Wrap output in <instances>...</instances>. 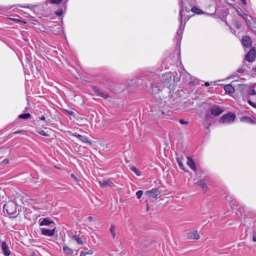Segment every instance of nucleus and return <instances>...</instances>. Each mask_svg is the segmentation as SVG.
I'll return each instance as SVG.
<instances>
[{
  "instance_id": "ea45409f",
  "label": "nucleus",
  "mask_w": 256,
  "mask_h": 256,
  "mask_svg": "<svg viewBox=\"0 0 256 256\" xmlns=\"http://www.w3.org/2000/svg\"><path fill=\"white\" fill-rule=\"evenodd\" d=\"M39 118L42 120H46L44 116H42L40 118Z\"/></svg>"
},
{
  "instance_id": "4c0bfd02",
  "label": "nucleus",
  "mask_w": 256,
  "mask_h": 256,
  "mask_svg": "<svg viewBox=\"0 0 256 256\" xmlns=\"http://www.w3.org/2000/svg\"><path fill=\"white\" fill-rule=\"evenodd\" d=\"M242 2V3L244 5L246 6L247 4L246 0H240Z\"/></svg>"
},
{
  "instance_id": "3c124183",
  "label": "nucleus",
  "mask_w": 256,
  "mask_h": 256,
  "mask_svg": "<svg viewBox=\"0 0 256 256\" xmlns=\"http://www.w3.org/2000/svg\"><path fill=\"white\" fill-rule=\"evenodd\" d=\"M182 0H181L180 2V5L182 6Z\"/></svg>"
},
{
  "instance_id": "c85d7f7f",
  "label": "nucleus",
  "mask_w": 256,
  "mask_h": 256,
  "mask_svg": "<svg viewBox=\"0 0 256 256\" xmlns=\"http://www.w3.org/2000/svg\"><path fill=\"white\" fill-rule=\"evenodd\" d=\"M37 132L39 134H41L42 136H48V134L46 132H45L43 130H38Z\"/></svg>"
},
{
  "instance_id": "f8f14e48",
  "label": "nucleus",
  "mask_w": 256,
  "mask_h": 256,
  "mask_svg": "<svg viewBox=\"0 0 256 256\" xmlns=\"http://www.w3.org/2000/svg\"><path fill=\"white\" fill-rule=\"evenodd\" d=\"M98 183L100 187L102 188H104L108 186L112 187L114 186V183L110 180H106L100 181Z\"/></svg>"
},
{
  "instance_id": "9b49d317",
  "label": "nucleus",
  "mask_w": 256,
  "mask_h": 256,
  "mask_svg": "<svg viewBox=\"0 0 256 256\" xmlns=\"http://www.w3.org/2000/svg\"><path fill=\"white\" fill-rule=\"evenodd\" d=\"M92 88L96 96L105 99L108 98V95L106 93L100 91L96 86H92Z\"/></svg>"
},
{
  "instance_id": "c756f323",
  "label": "nucleus",
  "mask_w": 256,
  "mask_h": 256,
  "mask_svg": "<svg viewBox=\"0 0 256 256\" xmlns=\"http://www.w3.org/2000/svg\"><path fill=\"white\" fill-rule=\"evenodd\" d=\"M143 194V192L141 190H138L136 192V198L139 199L141 198Z\"/></svg>"
},
{
  "instance_id": "20e7f679",
  "label": "nucleus",
  "mask_w": 256,
  "mask_h": 256,
  "mask_svg": "<svg viewBox=\"0 0 256 256\" xmlns=\"http://www.w3.org/2000/svg\"><path fill=\"white\" fill-rule=\"evenodd\" d=\"M210 111L212 114L216 116L221 114L224 111V109L220 106L214 104L210 108Z\"/></svg>"
},
{
  "instance_id": "58836bf2",
  "label": "nucleus",
  "mask_w": 256,
  "mask_h": 256,
  "mask_svg": "<svg viewBox=\"0 0 256 256\" xmlns=\"http://www.w3.org/2000/svg\"><path fill=\"white\" fill-rule=\"evenodd\" d=\"M88 220L89 221V222H92V220H93V218H92V216H89L88 218Z\"/></svg>"
},
{
  "instance_id": "1a4fd4ad",
  "label": "nucleus",
  "mask_w": 256,
  "mask_h": 256,
  "mask_svg": "<svg viewBox=\"0 0 256 256\" xmlns=\"http://www.w3.org/2000/svg\"><path fill=\"white\" fill-rule=\"evenodd\" d=\"M56 230V227L54 226L52 230H49L48 228H42L41 229L42 233L43 235L52 236L54 234V232Z\"/></svg>"
},
{
  "instance_id": "7c9ffc66",
  "label": "nucleus",
  "mask_w": 256,
  "mask_h": 256,
  "mask_svg": "<svg viewBox=\"0 0 256 256\" xmlns=\"http://www.w3.org/2000/svg\"><path fill=\"white\" fill-rule=\"evenodd\" d=\"M248 94L250 96L256 95V91L254 89H252L249 91Z\"/></svg>"
},
{
  "instance_id": "aec40b11",
  "label": "nucleus",
  "mask_w": 256,
  "mask_h": 256,
  "mask_svg": "<svg viewBox=\"0 0 256 256\" xmlns=\"http://www.w3.org/2000/svg\"><path fill=\"white\" fill-rule=\"evenodd\" d=\"M194 184L201 186L204 190H206L207 188L206 184L204 183V180H200L198 182H196Z\"/></svg>"
},
{
  "instance_id": "a211bd4d",
  "label": "nucleus",
  "mask_w": 256,
  "mask_h": 256,
  "mask_svg": "<svg viewBox=\"0 0 256 256\" xmlns=\"http://www.w3.org/2000/svg\"><path fill=\"white\" fill-rule=\"evenodd\" d=\"M224 88L226 92V93L228 94H232L235 91L234 88H233L231 84H227L224 86Z\"/></svg>"
},
{
  "instance_id": "393cba45",
  "label": "nucleus",
  "mask_w": 256,
  "mask_h": 256,
  "mask_svg": "<svg viewBox=\"0 0 256 256\" xmlns=\"http://www.w3.org/2000/svg\"><path fill=\"white\" fill-rule=\"evenodd\" d=\"M110 232L112 235V238H114L116 236V228L114 226L112 225L110 228Z\"/></svg>"
},
{
  "instance_id": "09e8293b",
  "label": "nucleus",
  "mask_w": 256,
  "mask_h": 256,
  "mask_svg": "<svg viewBox=\"0 0 256 256\" xmlns=\"http://www.w3.org/2000/svg\"><path fill=\"white\" fill-rule=\"evenodd\" d=\"M238 72H242V69H238Z\"/></svg>"
},
{
  "instance_id": "f257e3e1",
  "label": "nucleus",
  "mask_w": 256,
  "mask_h": 256,
  "mask_svg": "<svg viewBox=\"0 0 256 256\" xmlns=\"http://www.w3.org/2000/svg\"><path fill=\"white\" fill-rule=\"evenodd\" d=\"M4 213L8 215H14L13 218L17 216V204L13 201L6 202L3 207Z\"/></svg>"
},
{
  "instance_id": "8fccbe9b",
  "label": "nucleus",
  "mask_w": 256,
  "mask_h": 256,
  "mask_svg": "<svg viewBox=\"0 0 256 256\" xmlns=\"http://www.w3.org/2000/svg\"><path fill=\"white\" fill-rule=\"evenodd\" d=\"M179 32L181 33L182 32V30H178V33H179Z\"/></svg>"
},
{
  "instance_id": "a19ab883",
  "label": "nucleus",
  "mask_w": 256,
  "mask_h": 256,
  "mask_svg": "<svg viewBox=\"0 0 256 256\" xmlns=\"http://www.w3.org/2000/svg\"><path fill=\"white\" fill-rule=\"evenodd\" d=\"M22 132V131H16V132H14V134H20V132Z\"/></svg>"
},
{
  "instance_id": "423d86ee",
  "label": "nucleus",
  "mask_w": 256,
  "mask_h": 256,
  "mask_svg": "<svg viewBox=\"0 0 256 256\" xmlns=\"http://www.w3.org/2000/svg\"><path fill=\"white\" fill-rule=\"evenodd\" d=\"M256 57V50L252 48L250 49L246 56V60L249 62H252Z\"/></svg>"
},
{
  "instance_id": "7ed1b4c3",
  "label": "nucleus",
  "mask_w": 256,
  "mask_h": 256,
  "mask_svg": "<svg viewBox=\"0 0 256 256\" xmlns=\"http://www.w3.org/2000/svg\"><path fill=\"white\" fill-rule=\"evenodd\" d=\"M236 118V115L232 112H228V114L222 116L220 120V122L222 124H230L232 123Z\"/></svg>"
},
{
  "instance_id": "c9c22d12",
  "label": "nucleus",
  "mask_w": 256,
  "mask_h": 256,
  "mask_svg": "<svg viewBox=\"0 0 256 256\" xmlns=\"http://www.w3.org/2000/svg\"><path fill=\"white\" fill-rule=\"evenodd\" d=\"M252 240L254 242H256V232H254L253 235H252Z\"/></svg>"
},
{
  "instance_id": "864d4df0",
  "label": "nucleus",
  "mask_w": 256,
  "mask_h": 256,
  "mask_svg": "<svg viewBox=\"0 0 256 256\" xmlns=\"http://www.w3.org/2000/svg\"><path fill=\"white\" fill-rule=\"evenodd\" d=\"M24 8H28V6H24Z\"/></svg>"
},
{
  "instance_id": "f03ea898",
  "label": "nucleus",
  "mask_w": 256,
  "mask_h": 256,
  "mask_svg": "<svg viewBox=\"0 0 256 256\" xmlns=\"http://www.w3.org/2000/svg\"><path fill=\"white\" fill-rule=\"evenodd\" d=\"M160 194V191L157 188H153L146 191L145 196H146L152 202H155L158 199V196Z\"/></svg>"
},
{
  "instance_id": "f3484780",
  "label": "nucleus",
  "mask_w": 256,
  "mask_h": 256,
  "mask_svg": "<svg viewBox=\"0 0 256 256\" xmlns=\"http://www.w3.org/2000/svg\"><path fill=\"white\" fill-rule=\"evenodd\" d=\"M151 88L152 90L153 94H157L159 93L160 91H162V86H157L154 84H152Z\"/></svg>"
},
{
  "instance_id": "e433bc0d",
  "label": "nucleus",
  "mask_w": 256,
  "mask_h": 256,
  "mask_svg": "<svg viewBox=\"0 0 256 256\" xmlns=\"http://www.w3.org/2000/svg\"><path fill=\"white\" fill-rule=\"evenodd\" d=\"M182 10H180V22H182Z\"/></svg>"
},
{
  "instance_id": "37998d69",
  "label": "nucleus",
  "mask_w": 256,
  "mask_h": 256,
  "mask_svg": "<svg viewBox=\"0 0 256 256\" xmlns=\"http://www.w3.org/2000/svg\"><path fill=\"white\" fill-rule=\"evenodd\" d=\"M149 210H150V207H149V206H148V204H146V211H147V212H148V211H149Z\"/></svg>"
},
{
  "instance_id": "9d476101",
  "label": "nucleus",
  "mask_w": 256,
  "mask_h": 256,
  "mask_svg": "<svg viewBox=\"0 0 256 256\" xmlns=\"http://www.w3.org/2000/svg\"><path fill=\"white\" fill-rule=\"evenodd\" d=\"M174 76L172 72H168L162 75L163 82L165 84H168Z\"/></svg>"
},
{
  "instance_id": "a878e982",
  "label": "nucleus",
  "mask_w": 256,
  "mask_h": 256,
  "mask_svg": "<svg viewBox=\"0 0 256 256\" xmlns=\"http://www.w3.org/2000/svg\"><path fill=\"white\" fill-rule=\"evenodd\" d=\"M176 162H177L178 164V165L180 168V169L184 170H184V165L182 164V162L180 158H176Z\"/></svg>"
},
{
  "instance_id": "b1692460",
  "label": "nucleus",
  "mask_w": 256,
  "mask_h": 256,
  "mask_svg": "<svg viewBox=\"0 0 256 256\" xmlns=\"http://www.w3.org/2000/svg\"><path fill=\"white\" fill-rule=\"evenodd\" d=\"M31 116V114L30 113L24 114H22L19 115L18 118H22V119H28L30 118Z\"/></svg>"
},
{
  "instance_id": "5fc2aeb1",
  "label": "nucleus",
  "mask_w": 256,
  "mask_h": 256,
  "mask_svg": "<svg viewBox=\"0 0 256 256\" xmlns=\"http://www.w3.org/2000/svg\"><path fill=\"white\" fill-rule=\"evenodd\" d=\"M254 123H256V122H254Z\"/></svg>"
},
{
  "instance_id": "49530a36",
  "label": "nucleus",
  "mask_w": 256,
  "mask_h": 256,
  "mask_svg": "<svg viewBox=\"0 0 256 256\" xmlns=\"http://www.w3.org/2000/svg\"><path fill=\"white\" fill-rule=\"evenodd\" d=\"M174 81H176V82H179L180 80L178 79V78L176 80H175V78L174 76Z\"/></svg>"
},
{
  "instance_id": "cd10ccee",
  "label": "nucleus",
  "mask_w": 256,
  "mask_h": 256,
  "mask_svg": "<svg viewBox=\"0 0 256 256\" xmlns=\"http://www.w3.org/2000/svg\"><path fill=\"white\" fill-rule=\"evenodd\" d=\"M92 254V251L90 250L86 252L84 250H82L80 252V256H86V254Z\"/></svg>"
},
{
  "instance_id": "2eb2a0df",
  "label": "nucleus",
  "mask_w": 256,
  "mask_h": 256,
  "mask_svg": "<svg viewBox=\"0 0 256 256\" xmlns=\"http://www.w3.org/2000/svg\"><path fill=\"white\" fill-rule=\"evenodd\" d=\"M187 164L190 167V168L194 172H196V166L193 160L190 156H187Z\"/></svg>"
},
{
  "instance_id": "4468645a",
  "label": "nucleus",
  "mask_w": 256,
  "mask_h": 256,
  "mask_svg": "<svg viewBox=\"0 0 256 256\" xmlns=\"http://www.w3.org/2000/svg\"><path fill=\"white\" fill-rule=\"evenodd\" d=\"M2 248L5 256H9L10 255L9 247L6 242H4L2 243Z\"/></svg>"
},
{
  "instance_id": "412c9836",
  "label": "nucleus",
  "mask_w": 256,
  "mask_h": 256,
  "mask_svg": "<svg viewBox=\"0 0 256 256\" xmlns=\"http://www.w3.org/2000/svg\"><path fill=\"white\" fill-rule=\"evenodd\" d=\"M62 249H63L64 252L66 254H68L69 255H72L73 254V250L67 246H64Z\"/></svg>"
},
{
  "instance_id": "a18cd8bd",
  "label": "nucleus",
  "mask_w": 256,
  "mask_h": 256,
  "mask_svg": "<svg viewBox=\"0 0 256 256\" xmlns=\"http://www.w3.org/2000/svg\"><path fill=\"white\" fill-rule=\"evenodd\" d=\"M56 14L57 16H60L61 14V13L60 12H56Z\"/></svg>"
},
{
  "instance_id": "5701e85b",
  "label": "nucleus",
  "mask_w": 256,
  "mask_h": 256,
  "mask_svg": "<svg viewBox=\"0 0 256 256\" xmlns=\"http://www.w3.org/2000/svg\"><path fill=\"white\" fill-rule=\"evenodd\" d=\"M130 168L132 171L134 172L138 176H140L141 175L140 172L138 169H137L135 166H130Z\"/></svg>"
},
{
  "instance_id": "c03bdc74",
  "label": "nucleus",
  "mask_w": 256,
  "mask_h": 256,
  "mask_svg": "<svg viewBox=\"0 0 256 256\" xmlns=\"http://www.w3.org/2000/svg\"><path fill=\"white\" fill-rule=\"evenodd\" d=\"M237 28H240V24H237L236 26Z\"/></svg>"
},
{
  "instance_id": "6ab92c4d",
  "label": "nucleus",
  "mask_w": 256,
  "mask_h": 256,
  "mask_svg": "<svg viewBox=\"0 0 256 256\" xmlns=\"http://www.w3.org/2000/svg\"><path fill=\"white\" fill-rule=\"evenodd\" d=\"M240 120L242 122H247L249 124H254V121L250 117L248 116H244L240 118Z\"/></svg>"
},
{
  "instance_id": "de8ad7c7",
  "label": "nucleus",
  "mask_w": 256,
  "mask_h": 256,
  "mask_svg": "<svg viewBox=\"0 0 256 256\" xmlns=\"http://www.w3.org/2000/svg\"><path fill=\"white\" fill-rule=\"evenodd\" d=\"M70 176L72 177V178H74L76 179V178L75 177L74 174H72Z\"/></svg>"
},
{
  "instance_id": "dca6fc26",
  "label": "nucleus",
  "mask_w": 256,
  "mask_h": 256,
  "mask_svg": "<svg viewBox=\"0 0 256 256\" xmlns=\"http://www.w3.org/2000/svg\"><path fill=\"white\" fill-rule=\"evenodd\" d=\"M49 225H52V226H54L55 225V224L54 222L51 221L49 220L48 218H44L42 222H40V226H49Z\"/></svg>"
},
{
  "instance_id": "603ef678",
  "label": "nucleus",
  "mask_w": 256,
  "mask_h": 256,
  "mask_svg": "<svg viewBox=\"0 0 256 256\" xmlns=\"http://www.w3.org/2000/svg\"><path fill=\"white\" fill-rule=\"evenodd\" d=\"M68 114H72V112H68Z\"/></svg>"
},
{
  "instance_id": "bb28decb",
  "label": "nucleus",
  "mask_w": 256,
  "mask_h": 256,
  "mask_svg": "<svg viewBox=\"0 0 256 256\" xmlns=\"http://www.w3.org/2000/svg\"><path fill=\"white\" fill-rule=\"evenodd\" d=\"M191 10L195 14H200L202 13V11L200 9L196 6L193 7Z\"/></svg>"
},
{
  "instance_id": "f704fd0d",
  "label": "nucleus",
  "mask_w": 256,
  "mask_h": 256,
  "mask_svg": "<svg viewBox=\"0 0 256 256\" xmlns=\"http://www.w3.org/2000/svg\"><path fill=\"white\" fill-rule=\"evenodd\" d=\"M180 122L182 124H188V122L186 121V120H180Z\"/></svg>"
},
{
  "instance_id": "39448f33",
  "label": "nucleus",
  "mask_w": 256,
  "mask_h": 256,
  "mask_svg": "<svg viewBox=\"0 0 256 256\" xmlns=\"http://www.w3.org/2000/svg\"><path fill=\"white\" fill-rule=\"evenodd\" d=\"M68 133L70 134V135H72L74 136H76V138H78L82 142L84 143H86L88 144H92L91 141L90 140H88V138H87L86 136L78 134L76 132L73 134L70 132H68Z\"/></svg>"
},
{
  "instance_id": "0eeeda50",
  "label": "nucleus",
  "mask_w": 256,
  "mask_h": 256,
  "mask_svg": "<svg viewBox=\"0 0 256 256\" xmlns=\"http://www.w3.org/2000/svg\"><path fill=\"white\" fill-rule=\"evenodd\" d=\"M236 11L238 14L240 16H241L244 20L246 22H250V20L252 19L250 16H249L248 14H247L246 12H244L241 10H237Z\"/></svg>"
},
{
  "instance_id": "72a5a7b5",
  "label": "nucleus",
  "mask_w": 256,
  "mask_h": 256,
  "mask_svg": "<svg viewBox=\"0 0 256 256\" xmlns=\"http://www.w3.org/2000/svg\"><path fill=\"white\" fill-rule=\"evenodd\" d=\"M248 102L249 104L250 105L256 108V104L252 102L251 100H248Z\"/></svg>"
},
{
  "instance_id": "6e6552de",
  "label": "nucleus",
  "mask_w": 256,
  "mask_h": 256,
  "mask_svg": "<svg viewBox=\"0 0 256 256\" xmlns=\"http://www.w3.org/2000/svg\"><path fill=\"white\" fill-rule=\"evenodd\" d=\"M242 43L244 46L250 48L252 46V40L249 36H244L242 38Z\"/></svg>"
},
{
  "instance_id": "79ce46f5",
  "label": "nucleus",
  "mask_w": 256,
  "mask_h": 256,
  "mask_svg": "<svg viewBox=\"0 0 256 256\" xmlns=\"http://www.w3.org/2000/svg\"><path fill=\"white\" fill-rule=\"evenodd\" d=\"M204 86H210V84H209V82H205V83H204Z\"/></svg>"
},
{
  "instance_id": "2f4dec72",
  "label": "nucleus",
  "mask_w": 256,
  "mask_h": 256,
  "mask_svg": "<svg viewBox=\"0 0 256 256\" xmlns=\"http://www.w3.org/2000/svg\"><path fill=\"white\" fill-rule=\"evenodd\" d=\"M62 0H50L52 4H60L62 2Z\"/></svg>"
},
{
  "instance_id": "473e14b6",
  "label": "nucleus",
  "mask_w": 256,
  "mask_h": 256,
  "mask_svg": "<svg viewBox=\"0 0 256 256\" xmlns=\"http://www.w3.org/2000/svg\"><path fill=\"white\" fill-rule=\"evenodd\" d=\"M9 162L8 161V159H4V160L2 162H1V165H5V164H8Z\"/></svg>"
},
{
  "instance_id": "4be33fe9",
  "label": "nucleus",
  "mask_w": 256,
  "mask_h": 256,
  "mask_svg": "<svg viewBox=\"0 0 256 256\" xmlns=\"http://www.w3.org/2000/svg\"><path fill=\"white\" fill-rule=\"evenodd\" d=\"M72 238L73 239H74L77 242L78 244H83V242H82L81 238L80 237L78 236V235H74L72 236Z\"/></svg>"
},
{
  "instance_id": "ddd939ff",
  "label": "nucleus",
  "mask_w": 256,
  "mask_h": 256,
  "mask_svg": "<svg viewBox=\"0 0 256 256\" xmlns=\"http://www.w3.org/2000/svg\"><path fill=\"white\" fill-rule=\"evenodd\" d=\"M188 238L190 240H198L200 236L196 230H192L188 234Z\"/></svg>"
}]
</instances>
